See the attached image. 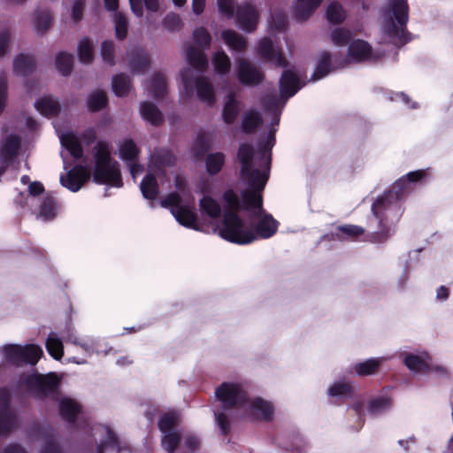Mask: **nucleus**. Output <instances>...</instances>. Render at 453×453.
<instances>
[{
  "instance_id": "obj_1",
  "label": "nucleus",
  "mask_w": 453,
  "mask_h": 453,
  "mask_svg": "<svg viewBox=\"0 0 453 453\" xmlns=\"http://www.w3.org/2000/svg\"><path fill=\"white\" fill-rule=\"evenodd\" d=\"M279 121V115H275L267 134L259 138L257 151L249 143L239 147L240 173L249 188L240 195L232 189L223 194L225 210L219 234L230 242L245 245L270 238L277 232L279 223L263 209L262 196L258 192L264 189L269 178L271 150L275 144Z\"/></svg>"
},
{
  "instance_id": "obj_2",
  "label": "nucleus",
  "mask_w": 453,
  "mask_h": 453,
  "mask_svg": "<svg viewBox=\"0 0 453 453\" xmlns=\"http://www.w3.org/2000/svg\"><path fill=\"white\" fill-rule=\"evenodd\" d=\"M426 175L424 170L411 172L400 178L372 205V212L379 221L380 231L375 234L376 242H383L389 236L390 226L401 216L399 201L409 190L410 183H415Z\"/></svg>"
},
{
  "instance_id": "obj_3",
  "label": "nucleus",
  "mask_w": 453,
  "mask_h": 453,
  "mask_svg": "<svg viewBox=\"0 0 453 453\" xmlns=\"http://www.w3.org/2000/svg\"><path fill=\"white\" fill-rule=\"evenodd\" d=\"M215 395L225 411L234 409L238 417L265 421L273 418L271 403L260 397L250 399L240 384L224 382L216 389Z\"/></svg>"
},
{
  "instance_id": "obj_4",
  "label": "nucleus",
  "mask_w": 453,
  "mask_h": 453,
  "mask_svg": "<svg viewBox=\"0 0 453 453\" xmlns=\"http://www.w3.org/2000/svg\"><path fill=\"white\" fill-rule=\"evenodd\" d=\"M20 383L38 400L58 402L59 415L65 421L73 424L81 414V406L78 402L70 397H60V380L55 373L26 375L20 379Z\"/></svg>"
},
{
  "instance_id": "obj_5",
  "label": "nucleus",
  "mask_w": 453,
  "mask_h": 453,
  "mask_svg": "<svg viewBox=\"0 0 453 453\" xmlns=\"http://www.w3.org/2000/svg\"><path fill=\"white\" fill-rule=\"evenodd\" d=\"M187 59L190 65L180 71V76L188 96H191L196 90L198 98L212 105L215 102V94L211 81L202 74L208 67V59L205 53L193 46L187 50Z\"/></svg>"
},
{
  "instance_id": "obj_6",
  "label": "nucleus",
  "mask_w": 453,
  "mask_h": 453,
  "mask_svg": "<svg viewBox=\"0 0 453 453\" xmlns=\"http://www.w3.org/2000/svg\"><path fill=\"white\" fill-rule=\"evenodd\" d=\"M372 55V47L364 40L353 41L348 48L347 58L338 64L336 56H332L327 51L320 53L314 73L311 77V81H317L325 78L331 72L343 68L350 63H359L370 59Z\"/></svg>"
},
{
  "instance_id": "obj_7",
  "label": "nucleus",
  "mask_w": 453,
  "mask_h": 453,
  "mask_svg": "<svg viewBox=\"0 0 453 453\" xmlns=\"http://www.w3.org/2000/svg\"><path fill=\"white\" fill-rule=\"evenodd\" d=\"M409 21V6L406 0H392L384 12V33L389 41L398 46L411 40L407 30Z\"/></svg>"
},
{
  "instance_id": "obj_8",
  "label": "nucleus",
  "mask_w": 453,
  "mask_h": 453,
  "mask_svg": "<svg viewBox=\"0 0 453 453\" xmlns=\"http://www.w3.org/2000/svg\"><path fill=\"white\" fill-rule=\"evenodd\" d=\"M93 157L95 158L94 181L115 188L122 187L119 164L111 159L108 143L99 141L93 148Z\"/></svg>"
},
{
  "instance_id": "obj_9",
  "label": "nucleus",
  "mask_w": 453,
  "mask_h": 453,
  "mask_svg": "<svg viewBox=\"0 0 453 453\" xmlns=\"http://www.w3.org/2000/svg\"><path fill=\"white\" fill-rule=\"evenodd\" d=\"M180 418L176 411L164 413L158 420V428L162 433L161 445L167 453H174L180 444L181 434L175 428Z\"/></svg>"
},
{
  "instance_id": "obj_10",
  "label": "nucleus",
  "mask_w": 453,
  "mask_h": 453,
  "mask_svg": "<svg viewBox=\"0 0 453 453\" xmlns=\"http://www.w3.org/2000/svg\"><path fill=\"white\" fill-rule=\"evenodd\" d=\"M3 352L6 362L15 366L35 365L42 355V348L35 344H8L4 347Z\"/></svg>"
},
{
  "instance_id": "obj_11",
  "label": "nucleus",
  "mask_w": 453,
  "mask_h": 453,
  "mask_svg": "<svg viewBox=\"0 0 453 453\" xmlns=\"http://www.w3.org/2000/svg\"><path fill=\"white\" fill-rule=\"evenodd\" d=\"M160 204L164 208H171V212L175 219L182 226L196 228L197 219L194 205L182 204L180 196L173 192L161 200Z\"/></svg>"
},
{
  "instance_id": "obj_12",
  "label": "nucleus",
  "mask_w": 453,
  "mask_h": 453,
  "mask_svg": "<svg viewBox=\"0 0 453 453\" xmlns=\"http://www.w3.org/2000/svg\"><path fill=\"white\" fill-rule=\"evenodd\" d=\"M61 144L66 148L72 157L75 159H80L83 156V149L81 142L86 145L92 144L96 139V132L95 128L88 127L82 133L81 136L79 137L73 131H67L59 135Z\"/></svg>"
},
{
  "instance_id": "obj_13",
  "label": "nucleus",
  "mask_w": 453,
  "mask_h": 453,
  "mask_svg": "<svg viewBox=\"0 0 453 453\" xmlns=\"http://www.w3.org/2000/svg\"><path fill=\"white\" fill-rule=\"evenodd\" d=\"M11 395L8 389H0V435H7L18 425V418L10 407Z\"/></svg>"
},
{
  "instance_id": "obj_14",
  "label": "nucleus",
  "mask_w": 453,
  "mask_h": 453,
  "mask_svg": "<svg viewBox=\"0 0 453 453\" xmlns=\"http://www.w3.org/2000/svg\"><path fill=\"white\" fill-rule=\"evenodd\" d=\"M87 426H89L91 430L89 435L96 436L98 434L104 437L100 443L97 444L96 453H104V450L106 448L115 449L119 452L127 449V446L122 444V442L119 440L117 435L109 426L100 424L90 426L89 423H87Z\"/></svg>"
},
{
  "instance_id": "obj_15",
  "label": "nucleus",
  "mask_w": 453,
  "mask_h": 453,
  "mask_svg": "<svg viewBox=\"0 0 453 453\" xmlns=\"http://www.w3.org/2000/svg\"><path fill=\"white\" fill-rule=\"evenodd\" d=\"M257 53L263 59L271 62L276 67L286 68L288 66V61L283 56L281 49L275 46L273 41L267 37L260 40Z\"/></svg>"
},
{
  "instance_id": "obj_16",
  "label": "nucleus",
  "mask_w": 453,
  "mask_h": 453,
  "mask_svg": "<svg viewBox=\"0 0 453 453\" xmlns=\"http://www.w3.org/2000/svg\"><path fill=\"white\" fill-rule=\"evenodd\" d=\"M236 73L239 81L243 85H257L264 79L262 71L244 58L236 61Z\"/></svg>"
},
{
  "instance_id": "obj_17",
  "label": "nucleus",
  "mask_w": 453,
  "mask_h": 453,
  "mask_svg": "<svg viewBox=\"0 0 453 453\" xmlns=\"http://www.w3.org/2000/svg\"><path fill=\"white\" fill-rule=\"evenodd\" d=\"M20 144V138L16 134H9L2 141L0 144V167H3L4 173L17 157Z\"/></svg>"
},
{
  "instance_id": "obj_18",
  "label": "nucleus",
  "mask_w": 453,
  "mask_h": 453,
  "mask_svg": "<svg viewBox=\"0 0 453 453\" xmlns=\"http://www.w3.org/2000/svg\"><path fill=\"white\" fill-rule=\"evenodd\" d=\"M257 20L258 13L253 6L245 4L238 7L236 21L241 29L246 32L254 31L256 29Z\"/></svg>"
},
{
  "instance_id": "obj_19",
  "label": "nucleus",
  "mask_w": 453,
  "mask_h": 453,
  "mask_svg": "<svg viewBox=\"0 0 453 453\" xmlns=\"http://www.w3.org/2000/svg\"><path fill=\"white\" fill-rule=\"evenodd\" d=\"M303 86L298 76L292 70H285L280 80V97L285 102L296 95V93Z\"/></svg>"
},
{
  "instance_id": "obj_20",
  "label": "nucleus",
  "mask_w": 453,
  "mask_h": 453,
  "mask_svg": "<svg viewBox=\"0 0 453 453\" xmlns=\"http://www.w3.org/2000/svg\"><path fill=\"white\" fill-rule=\"evenodd\" d=\"M128 65L135 74L142 73L150 65V58L142 48H133L127 53Z\"/></svg>"
},
{
  "instance_id": "obj_21",
  "label": "nucleus",
  "mask_w": 453,
  "mask_h": 453,
  "mask_svg": "<svg viewBox=\"0 0 453 453\" xmlns=\"http://www.w3.org/2000/svg\"><path fill=\"white\" fill-rule=\"evenodd\" d=\"M43 444L40 453H63L58 439V433L55 429L49 427L42 431Z\"/></svg>"
},
{
  "instance_id": "obj_22",
  "label": "nucleus",
  "mask_w": 453,
  "mask_h": 453,
  "mask_svg": "<svg viewBox=\"0 0 453 453\" xmlns=\"http://www.w3.org/2000/svg\"><path fill=\"white\" fill-rule=\"evenodd\" d=\"M263 123L260 112L256 109H250L242 116L241 128L246 134H253Z\"/></svg>"
},
{
  "instance_id": "obj_23",
  "label": "nucleus",
  "mask_w": 453,
  "mask_h": 453,
  "mask_svg": "<svg viewBox=\"0 0 453 453\" xmlns=\"http://www.w3.org/2000/svg\"><path fill=\"white\" fill-rule=\"evenodd\" d=\"M35 68V60L30 55L19 54L13 59V72L19 76H27Z\"/></svg>"
},
{
  "instance_id": "obj_24",
  "label": "nucleus",
  "mask_w": 453,
  "mask_h": 453,
  "mask_svg": "<svg viewBox=\"0 0 453 453\" xmlns=\"http://www.w3.org/2000/svg\"><path fill=\"white\" fill-rule=\"evenodd\" d=\"M240 113V103L233 93L226 96V101L222 111V119L226 124H233Z\"/></svg>"
},
{
  "instance_id": "obj_25",
  "label": "nucleus",
  "mask_w": 453,
  "mask_h": 453,
  "mask_svg": "<svg viewBox=\"0 0 453 453\" xmlns=\"http://www.w3.org/2000/svg\"><path fill=\"white\" fill-rule=\"evenodd\" d=\"M35 107L41 114L46 117H54L60 111L58 102L50 96H45L36 100Z\"/></svg>"
},
{
  "instance_id": "obj_26",
  "label": "nucleus",
  "mask_w": 453,
  "mask_h": 453,
  "mask_svg": "<svg viewBox=\"0 0 453 453\" xmlns=\"http://www.w3.org/2000/svg\"><path fill=\"white\" fill-rule=\"evenodd\" d=\"M140 112L142 119L151 125L158 126L164 121L162 112L150 102H142L140 106Z\"/></svg>"
},
{
  "instance_id": "obj_27",
  "label": "nucleus",
  "mask_w": 453,
  "mask_h": 453,
  "mask_svg": "<svg viewBox=\"0 0 453 453\" xmlns=\"http://www.w3.org/2000/svg\"><path fill=\"white\" fill-rule=\"evenodd\" d=\"M322 0H296L295 16L298 20L307 19L320 5Z\"/></svg>"
},
{
  "instance_id": "obj_28",
  "label": "nucleus",
  "mask_w": 453,
  "mask_h": 453,
  "mask_svg": "<svg viewBox=\"0 0 453 453\" xmlns=\"http://www.w3.org/2000/svg\"><path fill=\"white\" fill-rule=\"evenodd\" d=\"M141 192L145 199L154 200L159 193V187L156 177L149 173L140 183Z\"/></svg>"
},
{
  "instance_id": "obj_29",
  "label": "nucleus",
  "mask_w": 453,
  "mask_h": 453,
  "mask_svg": "<svg viewBox=\"0 0 453 453\" xmlns=\"http://www.w3.org/2000/svg\"><path fill=\"white\" fill-rule=\"evenodd\" d=\"M428 355L409 354L404 357L405 365L412 372H426L429 369Z\"/></svg>"
},
{
  "instance_id": "obj_30",
  "label": "nucleus",
  "mask_w": 453,
  "mask_h": 453,
  "mask_svg": "<svg viewBox=\"0 0 453 453\" xmlns=\"http://www.w3.org/2000/svg\"><path fill=\"white\" fill-rule=\"evenodd\" d=\"M167 84L164 74L155 73L150 79L148 91L155 98H161L166 92Z\"/></svg>"
},
{
  "instance_id": "obj_31",
  "label": "nucleus",
  "mask_w": 453,
  "mask_h": 453,
  "mask_svg": "<svg viewBox=\"0 0 453 453\" xmlns=\"http://www.w3.org/2000/svg\"><path fill=\"white\" fill-rule=\"evenodd\" d=\"M222 39L225 43L232 50L242 51L246 47L245 38L234 30H225L222 32Z\"/></svg>"
},
{
  "instance_id": "obj_32",
  "label": "nucleus",
  "mask_w": 453,
  "mask_h": 453,
  "mask_svg": "<svg viewBox=\"0 0 453 453\" xmlns=\"http://www.w3.org/2000/svg\"><path fill=\"white\" fill-rule=\"evenodd\" d=\"M60 183L63 187L68 188L73 192H77L81 189L84 183L81 174L74 170H71L65 176H60Z\"/></svg>"
},
{
  "instance_id": "obj_33",
  "label": "nucleus",
  "mask_w": 453,
  "mask_h": 453,
  "mask_svg": "<svg viewBox=\"0 0 453 453\" xmlns=\"http://www.w3.org/2000/svg\"><path fill=\"white\" fill-rule=\"evenodd\" d=\"M111 85L117 96H125L131 88V81L129 76L119 73L112 77Z\"/></svg>"
},
{
  "instance_id": "obj_34",
  "label": "nucleus",
  "mask_w": 453,
  "mask_h": 453,
  "mask_svg": "<svg viewBox=\"0 0 453 453\" xmlns=\"http://www.w3.org/2000/svg\"><path fill=\"white\" fill-rule=\"evenodd\" d=\"M46 349L49 354L56 360H60L64 355V347L62 341L56 333L51 332L46 341Z\"/></svg>"
},
{
  "instance_id": "obj_35",
  "label": "nucleus",
  "mask_w": 453,
  "mask_h": 453,
  "mask_svg": "<svg viewBox=\"0 0 453 453\" xmlns=\"http://www.w3.org/2000/svg\"><path fill=\"white\" fill-rule=\"evenodd\" d=\"M70 342L81 347L89 356L94 352H104L105 354L108 352L107 350L102 349L99 346V341L94 338L79 339L78 337H74V340H72L70 337Z\"/></svg>"
},
{
  "instance_id": "obj_36",
  "label": "nucleus",
  "mask_w": 453,
  "mask_h": 453,
  "mask_svg": "<svg viewBox=\"0 0 453 453\" xmlns=\"http://www.w3.org/2000/svg\"><path fill=\"white\" fill-rule=\"evenodd\" d=\"M225 164V155L222 152L211 153L207 156L205 165L209 174L219 173Z\"/></svg>"
},
{
  "instance_id": "obj_37",
  "label": "nucleus",
  "mask_w": 453,
  "mask_h": 453,
  "mask_svg": "<svg viewBox=\"0 0 453 453\" xmlns=\"http://www.w3.org/2000/svg\"><path fill=\"white\" fill-rule=\"evenodd\" d=\"M201 211L211 219H218L221 215L219 203L210 196H203L200 200Z\"/></svg>"
},
{
  "instance_id": "obj_38",
  "label": "nucleus",
  "mask_w": 453,
  "mask_h": 453,
  "mask_svg": "<svg viewBox=\"0 0 453 453\" xmlns=\"http://www.w3.org/2000/svg\"><path fill=\"white\" fill-rule=\"evenodd\" d=\"M139 150L133 140H125L119 148L120 157L127 163L136 160Z\"/></svg>"
},
{
  "instance_id": "obj_39",
  "label": "nucleus",
  "mask_w": 453,
  "mask_h": 453,
  "mask_svg": "<svg viewBox=\"0 0 453 453\" xmlns=\"http://www.w3.org/2000/svg\"><path fill=\"white\" fill-rule=\"evenodd\" d=\"M73 56L67 52H60L56 58V67L64 76L71 73L73 65Z\"/></svg>"
},
{
  "instance_id": "obj_40",
  "label": "nucleus",
  "mask_w": 453,
  "mask_h": 453,
  "mask_svg": "<svg viewBox=\"0 0 453 453\" xmlns=\"http://www.w3.org/2000/svg\"><path fill=\"white\" fill-rule=\"evenodd\" d=\"M52 17L48 9L35 11V27L37 33H43L51 25Z\"/></svg>"
},
{
  "instance_id": "obj_41",
  "label": "nucleus",
  "mask_w": 453,
  "mask_h": 453,
  "mask_svg": "<svg viewBox=\"0 0 453 453\" xmlns=\"http://www.w3.org/2000/svg\"><path fill=\"white\" fill-rule=\"evenodd\" d=\"M78 56L83 64H90L94 59L93 44L88 38H82L78 46Z\"/></svg>"
},
{
  "instance_id": "obj_42",
  "label": "nucleus",
  "mask_w": 453,
  "mask_h": 453,
  "mask_svg": "<svg viewBox=\"0 0 453 453\" xmlns=\"http://www.w3.org/2000/svg\"><path fill=\"white\" fill-rule=\"evenodd\" d=\"M353 387L349 383L335 382L328 388V395L344 399L352 396Z\"/></svg>"
},
{
  "instance_id": "obj_43",
  "label": "nucleus",
  "mask_w": 453,
  "mask_h": 453,
  "mask_svg": "<svg viewBox=\"0 0 453 453\" xmlns=\"http://www.w3.org/2000/svg\"><path fill=\"white\" fill-rule=\"evenodd\" d=\"M87 104L90 111H98L107 104L106 94L102 90L94 91L88 96Z\"/></svg>"
},
{
  "instance_id": "obj_44",
  "label": "nucleus",
  "mask_w": 453,
  "mask_h": 453,
  "mask_svg": "<svg viewBox=\"0 0 453 453\" xmlns=\"http://www.w3.org/2000/svg\"><path fill=\"white\" fill-rule=\"evenodd\" d=\"M380 358H370L355 365L357 374L361 376L371 375L376 372L381 363Z\"/></svg>"
},
{
  "instance_id": "obj_45",
  "label": "nucleus",
  "mask_w": 453,
  "mask_h": 453,
  "mask_svg": "<svg viewBox=\"0 0 453 453\" xmlns=\"http://www.w3.org/2000/svg\"><path fill=\"white\" fill-rule=\"evenodd\" d=\"M391 402L387 397L372 399L368 403V412L373 416L380 415L391 408Z\"/></svg>"
},
{
  "instance_id": "obj_46",
  "label": "nucleus",
  "mask_w": 453,
  "mask_h": 453,
  "mask_svg": "<svg viewBox=\"0 0 453 453\" xmlns=\"http://www.w3.org/2000/svg\"><path fill=\"white\" fill-rule=\"evenodd\" d=\"M214 69L217 73L226 74L230 71L231 61L224 51H218L213 56Z\"/></svg>"
},
{
  "instance_id": "obj_47",
  "label": "nucleus",
  "mask_w": 453,
  "mask_h": 453,
  "mask_svg": "<svg viewBox=\"0 0 453 453\" xmlns=\"http://www.w3.org/2000/svg\"><path fill=\"white\" fill-rule=\"evenodd\" d=\"M326 18L331 23L340 24L345 19L346 13L339 3L332 2L326 9Z\"/></svg>"
},
{
  "instance_id": "obj_48",
  "label": "nucleus",
  "mask_w": 453,
  "mask_h": 453,
  "mask_svg": "<svg viewBox=\"0 0 453 453\" xmlns=\"http://www.w3.org/2000/svg\"><path fill=\"white\" fill-rule=\"evenodd\" d=\"M112 19L115 27L116 36L122 40L127 35L128 22L127 17L119 12H113Z\"/></svg>"
},
{
  "instance_id": "obj_49",
  "label": "nucleus",
  "mask_w": 453,
  "mask_h": 453,
  "mask_svg": "<svg viewBox=\"0 0 453 453\" xmlns=\"http://www.w3.org/2000/svg\"><path fill=\"white\" fill-rule=\"evenodd\" d=\"M57 202L52 196H47L40 205V216L44 219H51L56 215Z\"/></svg>"
},
{
  "instance_id": "obj_50",
  "label": "nucleus",
  "mask_w": 453,
  "mask_h": 453,
  "mask_svg": "<svg viewBox=\"0 0 453 453\" xmlns=\"http://www.w3.org/2000/svg\"><path fill=\"white\" fill-rule=\"evenodd\" d=\"M353 35L350 30L344 27H338L332 31L331 41L336 46H345L351 40Z\"/></svg>"
},
{
  "instance_id": "obj_51",
  "label": "nucleus",
  "mask_w": 453,
  "mask_h": 453,
  "mask_svg": "<svg viewBox=\"0 0 453 453\" xmlns=\"http://www.w3.org/2000/svg\"><path fill=\"white\" fill-rule=\"evenodd\" d=\"M200 446V439L194 434H186L181 435L180 444L177 447L180 449H185L188 452H193Z\"/></svg>"
},
{
  "instance_id": "obj_52",
  "label": "nucleus",
  "mask_w": 453,
  "mask_h": 453,
  "mask_svg": "<svg viewBox=\"0 0 453 453\" xmlns=\"http://www.w3.org/2000/svg\"><path fill=\"white\" fill-rule=\"evenodd\" d=\"M114 54H115V50H114L113 42L111 41L103 42L102 46H101V56H102L103 61L111 66L114 65H115Z\"/></svg>"
},
{
  "instance_id": "obj_53",
  "label": "nucleus",
  "mask_w": 453,
  "mask_h": 453,
  "mask_svg": "<svg viewBox=\"0 0 453 453\" xmlns=\"http://www.w3.org/2000/svg\"><path fill=\"white\" fill-rule=\"evenodd\" d=\"M182 20L178 14L168 13L163 19V26L170 32H176L181 29Z\"/></svg>"
},
{
  "instance_id": "obj_54",
  "label": "nucleus",
  "mask_w": 453,
  "mask_h": 453,
  "mask_svg": "<svg viewBox=\"0 0 453 453\" xmlns=\"http://www.w3.org/2000/svg\"><path fill=\"white\" fill-rule=\"evenodd\" d=\"M261 104L266 111L273 114L280 111V99L274 94L265 96L261 99Z\"/></svg>"
},
{
  "instance_id": "obj_55",
  "label": "nucleus",
  "mask_w": 453,
  "mask_h": 453,
  "mask_svg": "<svg viewBox=\"0 0 453 453\" xmlns=\"http://www.w3.org/2000/svg\"><path fill=\"white\" fill-rule=\"evenodd\" d=\"M193 37L195 42L203 48H208L211 42V36L204 27L196 28L193 33Z\"/></svg>"
},
{
  "instance_id": "obj_56",
  "label": "nucleus",
  "mask_w": 453,
  "mask_h": 453,
  "mask_svg": "<svg viewBox=\"0 0 453 453\" xmlns=\"http://www.w3.org/2000/svg\"><path fill=\"white\" fill-rule=\"evenodd\" d=\"M11 32L8 28L0 29V58L10 51Z\"/></svg>"
},
{
  "instance_id": "obj_57",
  "label": "nucleus",
  "mask_w": 453,
  "mask_h": 453,
  "mask_svg": "<svg viewBox=\"0 0 453 453\" xmlns=\"http://www.w3.org/2000/svg\"><path fill=\"white\" fill-rule=\"evenodd\" d=\"M215 419L223 435L228 434L230 431V421L226 412L214 411Z\"/></svg>"
},
{
  "instance_id": "obj_58",
  "label": "nucleus",
  "mask_w": 453,
  "mask_h": 453,
  "mask_svg": "<svg viewBox=\"0 0 453 453\" xmlns=\"http://www.w3.org/2000/svg\"><path fill=\"white\" fill-rule=\"evenodd\" d=\"M288 25L287 16L283 12L271 15L270 26L277 31H283Z\"/></svg>"
},
{
  "instance_id": "obj_59",
  "label": "nucleus",
  "mask_w": 453,
  "mask_h": 453,
  "mask_svg": "<svg viewBox=\"0 0 453 453\" xmlns=\"http://www.w3.org/2000/svg\"><path fill=\"white\" fill-rule=\"evenodd\" d=\"M217 4L222 15L228 19L234 17L235 7L234 0H218Z\"/></svg>"
},
{
  "instance_id": "obj_60",
  "label": "nucleus",
  "mask_w": 453,
  "mask_h": 453,
  "mask_svg": "<svg viewBox=\"0 0 453 453\" xmlns=\"http://www.w3.org/2000/svg\"><path fill=\"white\" fill-rule=\"evenodd\" d=\"M338 231L349 238H356L364 234V228L356 225H344L339 226Z\"/></svg>"
},
{
  "instance_id": "obj_61",
  "label": "nucleus",
  "mask_w": 453,
  "mask_h": 453,
  "mask_svg": "<svg viewBox=\"0 0 453 453\" xmlns=\"http://www.w3.org/2000/svg\"><path fill=\"white\" fill-rule=\"evenodd\" d=\"M210 149V140L205 134H199L195 142V150L198 156L203 155Z\"/></svg>"
},
{
  "instance_id": "obj_62",
  "label": "nucleus",
  "mask_w": 453,
  "mask_h": 453,
  "mask_svg": "<svg viewBox=\"0 0 453 453\" xmlns=\"http://www.w3.org/2000/svg\"><path fill=\"white\" fill-rule=\"evenodd\" d=\"M7 98V77L4 73L0 74V114L3 112Z\"/></svg>"
},
{
  "instance_id": "obj_63",
  "label": "nucleus",
  "mask_w": 453,
  "mask_h": 453,
  "mask_svg": "<svg viewBox=\"0 0 453 453\" xmlns=\"http://www.w3.org/2000/svg\"><path fill=\"white\" fill-rule=\"evenodd\" d=\"M84 0H76L72 7V19L74 22H79L82 18Z\"/></svg>"
},
{
  "instance_id": "obj_64",
  "label": "nucleus",
  "mask_w": 453,
  "mask_h": 453,
  "mask_svg": "<svg viewBox=\"0 0 453 453\" xmlns=\"http://www.w3.org/2000/svg\"><path fill=\"white\" fill-rule=\"evenodd\" d=\"M44 191L43 185L39 181H34L29 183L28 192L32 196H36Z\"/></svg>"
}]
</instances>
